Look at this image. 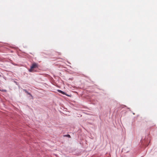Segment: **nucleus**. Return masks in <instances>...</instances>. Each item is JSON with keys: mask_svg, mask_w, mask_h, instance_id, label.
I'll list each match as a JSON object with an SVG mask.
<instances>
[{"mask_svg": "<svg viewBox=\"0 0 157 157\" xmlns=\"http://www.w3.org/2000/svg\"><path fill=\"white\" fill-rule=\"evenodd\" d=\"M57 91L59 92L60 93H61V94H65V95H67V96H68V95H66L64 92H63V91H61V90H57Z\"/></svg>", "mask_w": 157, "mask_h": 157, "instance_id": "f03ea898", "label": "nucleus"}, {"mask_svg": "<svg viewBox=\"0 0 157 157\" xmlns=\"http://www.w3.org/2000/svg\"><path fill=\"white\" fill-rule=\"evenodd\" d=\"M38 67V64L36 63H33L31 66V67L30 68L29 70V71L30 72H33L34 70L33 69L34 68H37Z\"/></svg>", "mask_w": 157, "mask_h": 157, "instance_id": "f257e3e1", "label": "nucleus"}, {"mask_svg": "<svg viewBox=\"0 0 157 157\" xmlns=\"http://www.w3.org/2000/svg\"><path fill=\"white\" fill-rule=\"evenodd\" d=\"M27 94H29V95H30L31 96H32V95L30 93H27Z\"/></svg>", "mask_w": 157, "mask_h": 157, "instance_id": "20e7f679", "label": "nucleus"}, {"mask_svg": "<svg viewBox=\"0 0 157 157\" xmlns=\"http://www.w3.org/2000/svg\"><path fill=\"white\" fill-rule=\"evenodd\" d=\"M25 92L27 93H28V92L26 90H25Z\"/></svg>", "mask_w": 157, "mask_h": 157, "instance_id": "39448f33", "label": "nucleus"}, {"mask_svg": "<svg viewBox=\"0 0 157 157\" xmlns=\"http://www.w3.org/2000/svg\"><path fill=\"white\" fill-rule=\"evenodd\" d=\"M64 136L68 137L69 138H71V136H70V135H69V134L66 135H65Z\"/></svg>", "mask_w": 157, "mask_h": 157, "instance_id": "7ed1b4c3", "label": "nucleus"}]
</instances>
